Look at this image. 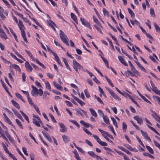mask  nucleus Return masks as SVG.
Here are the masks:
<instances>
[{
  "instance_id": "nucleus-8",
  "label": "nucleus",
  "mask_w": 160,
  "mask_h": 160,
  "mask_svg": "<svg viewBox=\"0 0 160 160\" xmlns=\"http://www.w3.org/2000/svg\"><path fill=\"white\" fill-rule=\"evenodd\" d=\"M140 132L142 135L145 138L147 139L148 141H149L150 142L151 141V139L149 138V137L148 136L147 132H144L142 130H140Z\"/></svg>"
},
{
  "instance_id": "nucleus-47",
  "label": "nucleus",
  "mask_w": 160,
  "mask_h": 160,
  "mask_svg": "<svg viewBox=\"0 0 160 160\" xmlns=\"http://www.w3.org/2000/svg\"><path fill=\"white\" fill-rule=\"evenodd\" d=\"M27 98L29 103L32 106H34L35 104L33 102L32 99L29 97Z\"/></svg>"
},
{
  "instance_id": "nucleus-7",
  "label": "nucleus",
  "mask_w": 160,
  "mask_h": 160,
  "mask_svg": "<svg viewBox=\"0 0 160 160\" xmlns=\"http://www.w3.org/2000/svg\"><path fill=\"white\" fill-rule=\"evenodd\" d=\"M133 118L137 121V122L140 125L142 124L143 120L141 118L139 117L138 116H134Z\"/></svg>"
},
{
  "instance_id": "nucleus-28",
  "label": "nucleus",
  "mask_w": 160,
  "mask_h": 160,
  "mask_svg": "<svg viewBox=\"0 0 160 160\" xmlns=\"http://www.w3.org/2000/svg\"><path fill=\"white\" fill-rule=\"evenodd\" d=\"M25 52H27V53L28 54V55L31 58L33 61H34V58H33V57L31 52L28 51L27 50H25Z\"/></svg>"
},
{
  "instance_id": "nucleus-1",
  "label": "nucleus",
  "mask_w": 160,
  "mask_h": 160,
  "mask_svg": "<svg viewBox=\"0 0 160 160\" xmlns=\"http://www.w3.org/2000/svg\"><path fill=\"white\" fill-rule=\"evenodd\" d=\"M60 32L59 36L62 41L67 46H69V44L68 42V39L67 36L61 30H60Z\"/></svg>"
},
{
  "instance_id": "nucleus-40",
  "label": "nucleus",
  "mask_w": 160,
  "mask_h": 160,
  "mask_svg": "<svg viewBox=\"0 0 160 160\" xmlns=\"http://www.w3.org/2000/svg\"><path fill=\"white\" fill-rule=\"evenodd\" d=\"M93 137H94V139L97 140V142H98L99 144V143L101 141L100 139L96 135H93Z\"/></svg>"
},
{
  "instance_id": "nucleus-53",
  "label": "nucleus",
  "mask_w": 160,
  "mask_h": 160,
  "mask_svg": "<svg viewBox=\"0 0 160 160\" xmlns=\"http://www.w3.org/2000/svg\"><path fill=\"white\" fill-rule=\"evenodd\" d=\"M103 12L104 15H106L108 16L109 15V12L105 8H103Z\"/></svg>"
},
{
  "instance_id": "nucleus-58",
  "label": "nucleus",
  "mask_w": 160,
  "mask_h": 160,
  "mask_svg": "<svg viewBox=\"0 0 160 160\" xmlns=\"http://www.w3.org/2000/svg\"><path fill=\"white\" fill-rule=\"evenodd\" d=\"M0 81L2 84V85L3 86V87L5 89V91H6V90H7L8 89H7V88L4 82L2 81V79H1L0 80Z\"/></svg>"
},
{
  "instance_id": "nucleus-35",
  "label": "nucleus",
  "mask_w": 160,
  "mask_h": 160,
  "mask_svg": "<svg viewBox=\"0 0 160 160\" xmlns=\"http://www.w3.org/2000/svg\"><path fill=\"white\" fill-rule=\"evenodd\" d=\"M107 40L109 42L110 46V47L112 49L114 50V46L113 45L112 43L111 40L108 38H107Z\"/></svg>"
},
{
  "instance_id": "nucleus-43",
  "label": "nucleus",
  "mask_w": 160,
  "mask_h": 160,
  "mask_svg": "<svg viewBox=\"0 0 160 160\" xmlns=\"http://www.w3.org/2000/svg\"><path fill=\"white\" fill-rule=\"evenodd\" d=\"M150 12L151 16H153V17H155V14L154 10L153 8H150Z\"/></svg>"
},
{
  "instance_id": "nucleus-30",
  "label": "nucleus",
  "mask_w": 160,
  "mask_h": 160,
  "mask_svg": "<svg viewBox=\"0 0 160 160\" xmlns=\"http://www.w3.org/2000/svg\"><path fill=\"white\" fill-rule=\"evenodd\" d=\"M105 78L106 79L109 85H111L112 87H114V85L112 82L111 80L109 78H108L107 76H105Z\"/></svg>"
},
{
  "instance_id": "nucleus-33",
  "label": "nucleus",
  "mask_w": 160,
  "mask_h": 160,
  "mask_svg": "<svg viewBox=\"0 0 160 160\" xmlns=\"http://www.w3.org/2000/svg\"><path fill=\"white\" fill-rule=\"evenodd\" d=\"M111 119L112 121L113 124L115 126L116 128H117L118 126L117 125V122L116 121V120L114 119V118L112 117H111Z\"/></svg>"
},
{
  "instance_id": "nucleus-56",
  "label": "nucleus",
  "mask_w": 160,
  "mask_h": 160,
  "mask_svg": "<svg viewBox=\"0 0 160 160\" xmlns=\"http://www.w3.org/2000/svg\"><path fill=\"white\" fill-rule=\"evenodd\" d=\"M23 19V20L24 22L28 23L29 25H31L30 21L27 18H24Z\"/></svg>"
},
{
  "instance_id": "nucleus-5",
  "label": "nucleus",
  "mask_w": 160,
  "mask_h": 160,
  "mask_svg": "<svg viewBox=\"0 0 160 160\" xmlns=\"http://www.w3.org/2000/svg\"><path fill=\"white\" fill-rule=\"evenodd\" d=\"M152 116L158 122L160 120V117L158 116L157 113L154 111L151 110Z\"/></svg>"
},
{
  "instance_id": "nucleus-25",
  "label": "nucleus",
  "mask_w": 160,
  "mask_h": 160,
  "mask_svg": "<svg viewBox=\"0 0 160 160\" xmlns=\"http://www.w3.org/2000/svg\"><path fill=\"white\" fill-rule=\"evenodd\" d=\"M147 126L150 129H151L156 134L160 136V134H159L153 128L149 126L148 125H147Z\"/></svg>"
},
{
  "instance_id": "nucleus-16",
  "label": "nucleus",
  "mask_w": 160,
  "mask_h": 160,
  "mask_svg": "<svg viewBox=\"0 0 160 160\" xmlns=\"http://www.w3.org/2000/svg\"><path fill=\"white\" fill-rule=\"evenodd\" d=\"M70 14L71 18L77 24H78V20L76 16L72 12Z\"/></svg>"
},
{
  "instance_id": "nucleus-3",
  "label": "nucleus",
  "mask_w": 160,
  "mask_h": 160,
  "mask_svg": "<svg viewBox=\"0 0 160 160\" xmlns=\"http://www.w3.org/2000/svg\"><path fill=\"white\" fill-rule=\"evenodd\" d=\"M72 63V67L73 69L77 72L79 73L78 70V68L80 64L77 62L75 60H73Z\"/></svg>"
},
{
  "instance_id": "nucleus-27",
  "label": "nucleus",
  "mask_w": 160,
  "mask_h": 160,
  "mask_svg": "<svg viewBox=\"0 0 160 160\" xmlns=\"http://www.w3.org/2000/svg\"><path fill=\"white\" fill-rule=\"evenodd\" d=\"M15 121L17 123V125L18 126L20 127V128L22 129H23V126L21 123V122L18 119H16Z\"/></svg>"
},
{
  "instance_id": "nucleus-21",
  "label": "nucleus",
  "mask_w": 160,
  "mask_h": 160,
  "mask_svg": "<svg viewBox=\"0 0 160 160\" xmlns=\"http://www.w3.org/2000/svg\"><path fill=\"white\" fill-rule=\"evenodd\" d=\"M32 122L33 123L36 125L37 126L40 127V122L37 121L36 119L35 118H33L32 119Z\"/></svg>"
},
{
  "instance_id": "nucleus-4",
  "label": "nucleus",
  "mask_w": 160,
  "mask_h": 160,
  "mask_svg": "<svg viewBox=\"0 0 160 160\" xmlns=\"http://www.w3.org/2000/svg\"><path fill=\"white\" fill-rule=\"evenodd\" d=\"M80 20L83 25L86 27H88L90 29H91V28L90 26V24L88 22L86 21L84 18H80Z\"/></svg>"
},
{
  "instance_id": "nucleus-19",
  "label": "nucleus",
  "mask_w": 160,
  "mask_h": 160,
  "mask_svg": "<svg viewBox=\"0 0 160 160\" xmlns=\"http://www.w3.org/2000/svg\"><path fill=\"white\" fill-rule=\"evenodd\" d=\"M89 111L92 116L95 117H96L97 116V114L94 109L91 108H90Z\"/></svg>"
},
{
  "instance_id": "nucleus-41",
  "label": "nucleus",
  "mask_w": 160,
  "mask_h": 160,
  "mask_svg": "<svg viewBox=\"0 0 160 160\" xmlns=\"http://www.w3.org/2000/svg\"><path fill=\"white\" fill-rule=\"evenodd\" d=\"M154 25L156 31L160 32V28L155 23H154Z\"/></svg>"
},
{
  "instance_id": "nucleus-37",
  "label": "nucleus",
  "mask_w": 160,
  "mask_h": 160,
  "mask_svg": "<svg viewBox=\"0 0 160 160\" xmlns=\"http://www.w3.org/2000/svg\"><path fill=\"white\" fill-rule=\"evenodd\" d=\"M131 67V68L132 71L134 73L138 74V72L136 69L133 65Z\"/></svg>"
},
{
  "instance_id": "nucleus-18",
  "label": "nucleus",
  "mask_w": 160,
  "mask_h": 160,
  "mask_svg": "<svg viewBox=\"0 0 160 160\" xmlns=\"http://www.w3.org/2000/svg\"><path fill=\"white\" fill-rule=\"evenodd\" d=\"M104 122L107 124H109V119L107 116L103 115L102 117Z\"/></svg>"
},
{
  "instance_id": "nucleus-46",
  "label": "nucleus",
  "mask_w": 160,
  "mask_h": 160,
  "mask_svg": "<svg viewBox=\"0 0 160 160\" xmlns=\"http://www.w3.org/2000/svg\"><path fill=\"white\" fill-rule=\"evenodd\" d=\"M17 151L18 152L19 154L21 155V156L25 160H27L26 158L24 157V155H23V154L22 153V152H21V151H20L19 149L17 148Z\"/></svg>"
},
{
  "instance_id": "nucleus-32",
  "label": "nucleus",
  "mask_w": 160,
  "mask_h": 160,
  "mask_svg": "<svg viewBox=\"0 0 160 160\" xmlns=\"http://www.w3.org/2000/svg\"><path fill=\"white\" fill-rule=\"evenodd\" d=\"M128 11L129 13L131 15V17L132 18L133 17H134L135 16V14L133 12L132 10L131 9L129 8H128Z\"/></svg>"
},
{
  "instance_id": "nucleus-31",
  "label": "nucleus",
  "mask_w": 160,
  "mask_h": 160,
  "mask_svg": "<svg viewBox=\"0 0 160 160\" xmlns=\"http://www.w3.org/2000/svg\"><path fill=\"white\" fill-rule=\"evenodd\" d=\"M146 148L148 149L149 152L152 154H153L154 153V151L153 149L149 146L146 145Z\"/></svg>"
},
{
  "instance_id": "nucleus-14",
  "label": "nucleus",
  "mask_w": 160,
  "mask_h": 160,
  "mask_svg": "<svg viewBox=\"0 0 160 160\" xmlns=\"http://www.w3.org/2000/svg\"><path fill=\"white\" fill-rule=\"evenodd\" d=\"M11 102L12 104L16 108L19 109H20V107L19 104L16 101L12 99L11 100Z\"/></svg>"
},
{
  "instance_id": "nucleus-36",
  "label": "nucleus",
  "mask_w": 160,
  "mask_h": 160,
  "mask_svg": "<svg viewBox=\"0 0 160 160\" xmlns=\"http://www.w3.org/2000/svg\"><path fill=\"white\" fill-rule=\"evenodd\" d=\"M152 89L153 92H154L156 94H157L160 91V90L158 89L156 87V86L152 88Z\"/></svg>"
},
{
  "instance_id": "nucleus-29",
  "label": "nucleus",
  "mask_w": 160,
  "mask_h": 160,
  "mask_svg": "<svg viewBox=\"0 0 160 160\" xmlns=\"http://www.w3.org/2000/svg\"><path fill=\"white\" fill-rule=\"evenodd\" d=\"M69 121L75 125L78 128L80 127V125L76 121L73 120H69Z\"/></svg>"
},
{
  "instance_id": "nucleus-63",
  "label": "nucleus",
  "mask_w": 160,
  "mask_h": 160,
  "mask_svg": "<svg viewBox=\"0 0 160 160\" xmlns=\"http://www.w3.org/2000/svg\"><path fill=\"white\" fill-rule=\"evenodd\" d=\"M83 130L84 131L88 134L90 135H92L91 133L87 129L83 128Z\"/></svg>"
},
{
  "instance_id": "nucleus-55",
  "label": "nucleus",
  "mask_w": 160,
  "mask_h": 160,
  "mask_svg": "<svg viewBox=\"0 0 160 160\" xmlns=\"http://www.w3.org/2000/svg\"><path fill=\"white\" fill-rule=\"evenodd\" d=\"M31 95L34 97H36L38 94V92H34V91H32L31 92Z\"/></svg>"
},
{
  "instance_id": "nucleus-10",
  "label": "nucleus",
  "mask_w": 160,
  "mask_h": 160,
  "mask_svg": "<svg viewBox=\"0 0 160 160\" xmlns=\"http://www.w3.org/2000/svg\"><path fill=\"white\" fill-rule=\"evenodd\" d=\"M80 123L82 125L84 126V127L87 128H88L89 127H92V126L90 124L86 123L82 120L80 121Z\"/></svg>"
},
{
  "instance_id": "nucleus-64",
  "label": "nucleus",
  "mask_w": 160,
  "mask_h": 160,
  "mask_svg": "<svg viewBox=\"0 0 160 160\" xmlns=\"http://www.w3.org/2000/svg\"><path fill=\"white\" fill-rule=\"evenodd\" d=\"M153 141L155 145L158 148H160V144L154 140H153Z\"/></svg>"
},
{
  "instance_id": "nucleus-51",
  "label": "nucleus",
  "mask_w": 160,
  "mask_h": 160,
  "mask_svg": "<svg viewBox=\"0 0 160 160\" xmlns=\"http://www.w3.org/2000/svg\"><path fill=\"white\" fill-rule=\"evenodd\" d=\"M84 92L86 97L88 98L90 97V95L88 93V91L87 89H85L84 90Z\"/></svg>"
},
{
  "instance_id": "nucleus-9",
  "label": "nucleus",
  "mask_w": 160,
  "mask_h": 160,
  "mask_svg": "<svg viewBox=\"0 0 160 160\" xmlns=\"http://www.w3.org/2000/svg\"><path fill=\"white\" fill-rule=\"evenodd\" d=\"M25 68L31 72L32 71V68L28 62L26 61L25 63Z\"/></svg>"
},
{
  "instance_id": "nucleus-6",
  "label": "nucleus",
  "mask_w": 160,
  "mask_h": 160,
  "mask_svg": "<svg viewBox=\"0 0 160 160\" xmlns=\"http://www.w3.org/2000/svg\"><path fill=\"white\" fill-rule=\"evenodd\" d=\"M0 37L2 39L5 40L7 38V37L2 29H0Z\"/></svg>"
},
{
  "instance_id": "nucleus-15",
  "label": "nucleus",
  "mask_w": 160,
  "mask_h": 160,
  "mask_svg": "<svg viewBox=\"0 0 160 160\" xmlns=\"http://www.w3.org/2000/svg\"><path fill=\"white\" fill-rule=\"evenodd\" d=\"M62 138L63 141L65 143H67L69 141L70 138L69 137L66 135H63L62 136Z\"/></svg>"
},
{
  "instance_id": "nucleus-2",
  "label": "nucleus",
  "mask_w": 160,
  "mask_h": 160,
  "mask_svg": "<svg viewBox=\"0 0 160 160\" xmlns=\"http://www.w3.org/2000/svg\"><path fill=\"white\" fill-rule=\"evenodd\" d=\"M106 88L109 93L114 99L119 101L121 100L120 98L112 90H111L108 88L106 87Z\"/></svg>"
},
{
  "instance_id": "nucleus-22",
  "label": "nucleus",
  "mask_w": 160,
  "mask_h": 160,
  "mask_svg": "<svg viewBox=\"0 0 160 160\" xmlns=\"http://www.w3.org/2000/svg\"><path fill=\"white\" fill-rule=\"evenodd\" d=\"M125 76L127 77H128L129 75L132 76H134V75L133 73L129 70H127V71H125Z\"/></svg>"
},
{
  "instance_id": "nucleus-34",
  "label": "nucleus",
  "mask_w": 160,
  "mask_h": 160,
  "mask_svg": "<svg viewBox=\"0 0 160 160\" xmlns=\"http://www.w3.org/2000/svg\"><path fill=\"white\" fill-rule=\"evenodd\" d=\"M122 128L123 132H125L127 128V125L124 122H123L122 124Z\"/></svg>"
},
{
  "instance_id": "nucleus-17",
  "label": "nucleus",
  "mask_w": 160,
  "mask_h": 160,
  "mask_svg": "<svg viewBox=\"0 0 160 160\" xmlns=\"http://www.w3.org/2000/svg\"><path fill=\"white\" fill-rule=\"evenodd\" d=\"M62 59L63 62H64V64L66 65L67 69H68L69 70L71 71V68H70L69 65L68 64V62L65 58H62Z\"/></svg>"
},
{
  "instance_id": "nucleus-24",
  "label": "nucleus",
  "mask_w": 160,
  "mask_h": 160,
  "mask_svg": "<svg viewBox=\"0 0 160 160\" xmlns=\"http://www.w3.org/2000/svg\"><path fill=\"white\" fill-rule=\"evenodd\" d=\"M11 67L13 68L17 71H21L20 69L19 66L16 64H11Z\"/></svg>"
},
{
  "instance_id": "nucleus-39",
  "label": "nucleus",
  "mask_w": 160,
  "mask_h": 160,
  "mask_svg": "<svg viewBox=\"0 0 160 160\" xmlns=\"http://www.w3.org/2000/svg\"><path fill=\"white\" fill-rule=\"evenodd\" d=\"M153 98L157 101L158 104L160 105V98L158 96H153Z\"/></svg>"
},
{
  "instance_id": "nucleus-62",
  "label": "nucleus",
  "mask_w": 160,
  "mask_h": 160,
  "mask_svg": "<svg viewBox=\"0 0 160 160\" xmlns=\"http://www.w3.org/2000/svg\"><path fill=\"white\" fill-rule=\"evenodd\" d=\"M85 142L89 146L92 147V144L91 142L88 140V139H86L85 140Z\"/></svg>"
},
{
  "instance_id": "nucleus-23",
  "label": "nucleus",
  "mask_w": 160,
  "mask_h": 160,
  "mask_svg": "<svg viewBox=\"0 0 160 160\" xmlns=\"http://www.w3.org/2000/svg\"><path fill=\"white\" fill-rule=\"evenodd\" d=\"M9 29H10V31L11 33L13 36L15 40L17 42H18V39H17V36H16V34H15V33L13 31L12 29L11 28H9Z\"/></svg>"
},
{
  "instance_id": "nucleus-60",
  "label": "nucleus",
  "mask_w": 160,
  "mask_h": 160,
  "mask_svg": "<svg viewBox=\"0 0 160 160\" xmlns=\"http://www.w3.org/2000/svg\"><path fill=\"white\" fill-rule=\"evenodd\" d=\"M99 144L102 146H106L108 145V144L105 142L101 141L99 143Z\"/></svg>"
},
{
  "instance_id": "nucleus-59",
  "label": "nucleus",
  "mask_w": 160,
  "mask_h": 160,
  "mask_svg": "<svg viewBox=\"0 0 160 160\" xmlns=\"http://www.w3.org/2000/svg\"><path fill=\"white\" fill-rule=\"evenodd\" d=\"M136 138H137V140L139 142L140 144L143 147H144V145L142 143V142L141 141V139L139 138L138 136H136Z\"/></svg>"
},
{
  "instance_id": "nucleus-13",
  "label": "nucleus",
  "mask_w": 160,
  "mask_h": 160,
  "mask_svg": "<svg viewBox=\"0 0 160 160\" xmlns=\"http://www.w3.org/2000/svg\"><path fill=\"white\" fill-rule=\"evenodd\" d=\"M54 86L58 89L60 90H62L63 89V88L61 85L55 82L54 81L53 82Z\"/></svg>"
},
{
  "instance_id": "nucleus-54",
  "label": "nucleus",
  "mask_w": 160,
  "mask_h": 160,
  "mask_svg": "<svg viewBox=\"0 0 160 160\" xmlns=\"http://www.w3.org/2000/svg\"><path fill=\"white\" fill-rule=\"evenodd\" d=\"M1 59L5 63H9L11 64V62L9 61H8L6 60L5 58H4L2 56H1Z\"/></svg>"
},
{
  "instance_id": "nucleus-38",
  "label": "nucleus",
  "mask_w": 160,
  "mask_h": 160,
  "mask_svg": "<svg viewBox=\"0 0 160 160\" xmlns=\"http://www.w3.org/2000/svg\"><path fill=\"white\" fill-rule=\"evenodd\" d=\"M143 155L146 156H148L151 158H154V157L152 155L150 154L148 152H144L143 153Z\"/></svg>"
},
{
  "instance_id": "nucleus-52",
  "label": "nucleus",
  "mask_w": 160,
  "mask_h": 160,
  "mask_svg": "<svg viewBox=\"0 0 160 160\" xmlns=\"http://www.w3.org/2000/svg\"><path fill=\"white\" fill-rule=\"evenodd\" d=\"M22 150L23 153L26 156H28V154L27 152V149L26 148L24 147H23L22 148Z\"/></svg>"
},
{
  "instance_id": "nucleus-48",
  "label": "nucleus",
  "mask_w": 160,
  "mask_h": 160,
  "mask_svg": "<svg viewBox=\"0 0 160 160\" xmlns=\"http://www.w3.org/2000/svg\"><path fill=\"white\" fill-rule=\"evenodd\" d=\"M54 42L55 44L57 46H60L62 49H63L64 50H65V49L60 44V43H59L58 42H57L55 41V40H54Z\"/></svg>"
},
{
  "instance_id": "nucleus-11",
  "label": "nucleus",
  "mask_w": 160,
  "mask_h": 160,
  "mask_svg": "<svg viewBox=\"0 0 160 160\" xmlns=\"http://www.w3.org/2000/svg\"><path fill=\"white\" fill-rule=\"evenodd\" d=\"M119 60L124 65L127 66L128 65L125 61L124 59L121 56H118Z\"/></svg>"
},
{
  "instance_id": "nucleus-61",
  "label": "nucleus",
  "mask_w": 160,
  "mask_h": 160,
  "mask_svg": "<svg viewBox=\"0 0 160 160\" xmlns=\"http://www.w3.org/2000/svg\"><path fill=\"white\" fill-rule=\"evenodd\" d=\"M49 116H50V117L51 118V119H52V121L54 122V123H56L57 122L56 121L54 117H53V116L52 114H49Z\"/></svg>"
},
{
  "instance_id": "nucleus-44",
  "label": "nucleus",
  "mask_w": 160,
  "mask_h": 160,
  "mask_svg": "<svg viewBox=\"0 0 160 160\" xmlns=\"http://www.w3.org/2000/svg\"><path fill=\"white\" fill-rule=\"evenodd\" d=\"M7 122L10 125H11L13 128H14V126L12 124V122L10 120L9 118L7 117L5 118Z\"/></svg>"
},
{
  "instance_id": "nucleus-12",
  "label": "nucleus",
  "mask_w": 160,
  "mask_h": 160,
  "mask_svg": "<svg viewBox=\"0 0 160 160\" xmlns=\"http://www.w3.org/2000/svg\"><path fill=\"white\" fill-rule=\"evenodd\" d=\"M18 24L19 28L21 31H22V30H24L23 28H24V26L23 24L22 21L21 20L19 19V23H18Z\"/></svg>"
},
{
  "instance_id": "nucleus-57",
  "label": "nucleus",
  "mask_w": 160,
  "mask_h": 160,
  "mask_svg": "<svg viewBox=\"0 0 160 160\" xmlns=\"http://www.w3.org/2000/svg\"><path fill=\"white\" fill-rule=\"evenodd\" d=\"M115 151L117 152V153H118L119 154V155H123V156H126V155L124 154V153H123V152H121V151H118L117 150H116V149H114Z\"/></svg>"
},
{
  "instance_id": "nucleus-26",
  "label": "nucleus",
  "mask_w": 160,
  "mask_h": 160,
  "mask_svg": "<svg viewBox=\"0 0 160 160\" xmlns=\"http://www.w3.org/2000/svg\"><path fill=\"white\" fill-rule=\"evenodd\" d=\"M12 10L13 11V12H14L15 13V14H16L17 15H18L22 19H23L24 18L23 17V15L22 14L18 12L17 11H16L14 10L13 9H12Z\"/></svg>"
},
{
  "instance_id": "nucleus-45",
  "label": "nucleus",
  "mask_w": 160,
  "mask_h": 160,
  "mask_svg": "<svg viewBox=\"0 0 160 160\" xmlns=\"http://www.w3.org/2000/svg\"><path fill=\"white\" fill-rule=\"evenodd\" d=\"M45 84L46 85V88L50 90L51 89V88L49 82L48 81H47L45 83Z\"/></svg>"
},
{
  "instance_id": "nucleus-20",
  "label": "nucleus",
  "mask_w": 160,
  "mask_h": 160,
  "mask_svg": "<svg viewBox=\"0 0 160 160\" xmlns=\"http://www.w3.org/2000/svg\"><path fill=\"white\" fill-rule=\"evenodd\" d=\"M61 128L62 129H60V131L61 132H64L65 131V129H66V127L64 124L62 123H59Z\"/></svg>"
},
{
  "instance_id": "nucleus-49",
  "label": "nucleus",
  "mask_w": 160,
  "mask_h": 160,
  "mask_svg": "<svg viewBox=\"0 0 160 160\" xmlns=\"http://www.w3.org/2000/svg\"><path fill=\"white\" fill-rule=\"evenodd\" d=\"M94 28H95L99 32V33L102 34V32L101 30V29L99 28L98 27L97 25H94Z\"/></svg>"
},
{
  "instance_id": "nucleus-50",
  "label": "nucleus",
  "mask_w": 160,
  "mask_h": 160,
  "mask_svg": "<svg viewBox=\"0 0 160 160\" xmlns=\"http://www.w3.org/2000/svg\"><path fill=\"white\" fill-rule=\"evenodd\" d=\"M130 122L132 124L133 126L135 127L136 129L138 130H140V128L139 127L137 126L135 123H134L132 121L130 120Z\"/></svg>"
},
{
  "instance_id": "nucleus-42",
  "label": "nucleus",
  "mask_w": 160,
  "mask_h": 160,
  "mask_svg": "<svg viewBox=\"0 0 160 160\" xmlns=\"http://www.w3.org/2000/svg\"><path fill=\"white\" fill-rule=\"evenodd\" d=\"M88 154L91 156L93 158L95 157L96 154L93 151H88Z\"/></svg>"
}]
</instances>
